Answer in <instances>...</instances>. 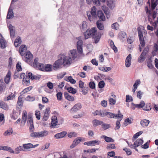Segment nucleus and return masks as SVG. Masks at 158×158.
I'll use <instances>...</instances> for the list:
<instances>
[{
  "instance_id": "8",
  "label": "nucleus",
  "mask_w": 158,
  "mask_h": 158,
  "mask_svg": "<svg viewBox=\"0 0 158 158\" xmlns=\"http://www.w3.org/2000/svg\"><path fill=\"white\" fill-rule=\"evenodd\" d=\"M83 42L81 40H79L77 43V48L78 53L81 54L82 53Z\"/></svg>"
},
{
  "instance_id": "6",
  "label": "nucleus",
  "mask_w": 158,
  "mask_h": 158,
  "mask_svg": "<svg viewBox=\"0 0 158 158\" xmlns=\"http://www.w3.org/2000/svg\"><path fill=\"white\" fill-rule=\"evenodd\" d=\"M77 56L76 50L75 49H73L70 51V53L68 57L70 58L69 59L71 60V62H72V60L75 59Z\"/></svg>"
},
{
  "instance_id": "41",
  "label": "nucleus",
  "mask_w": 158,
  "mask_h": 158,
  "mask_svg": "<svg viewBox=\"0 0 158 158\" xmlns=\"http://www.w3.org/2000/svg\"><path fill=\"white\" fill-rule=\"evenodd\" d=\"M27 123L30 124H33V120L32 118L31 114L28 115V120Z\"/></svg>"
},
{
  "instance_id": "21",
  "label": "nucleus",
  "mask_w": 158,
  "mask_h": 158,
  "mask_svg": "<svg viewBox=\"0 0 158 158\" xmlns=\"http://www.w3.org/2000/svg\"><path fill=\"white\" fill-rule=\"evenodd\" d=\"M35 64L34 65V68L37 69L39 70L42 71H44V64H41L39 63L38 64V66H36L35 65V63L36 62H35Z\"/></svg>"
},
{
  "instance_id": "27",
  "label": "nucleus",
  "mask_w": 158,
  "mask_h": 158,
  "mask_svg": "<svg viewBox=\"0 0 158 158\" xmlns=\"http://www.w3.org/2000/svg\"><path fill=\"white\" fill-rule=\"evenodd\" d=\"M27 118V113L26 110H23L22 113V121L25 123Z\"/></svg>"
},
{
  "instance_id": "59",
  "label": "nucleus",
  "mask_w": 158,
  "mask_h": 158,
  "mask_svg": "<svg viewBox=\"0 0 158 158\" xmlns=\"http://www.w3.org/2000/svg\"><path fill=\"white\" fill-rule=\"evenodd\" d=\"M29 131L30 132H33L35 131V127L33 124H30L29 125Z\"/></svg>"
},
{
  "instance_id": "50",
  "label": "nucleus",
  "mask_w": 158,
  "mask_h": 158,
  "mask_svg": "<svg viewBox=\"0 0 158 158\" xmlns=\"http://www.w3.org/2000/svg\"><path fill=\"white\" fill-rule=\"evenodd\" d=\"M39 59L38 58L36 57L35 58V59L34 60V61L32 64H31V65L34 68V65L35 64V62H36V63H35V65H36V66H38V64H39V63L38 62Z\"/></svg>"
},
{
  "instance_id": "23",
  "label": "nucleus",
  "mask_w": 158,
  "mask_h": 158,
  "mask_svg": "<svg viewBox=\"0 0 158 158\" xmlns=\"http://www.w3.org/2000/svg\"><path fill=\"white\" fill-rule=\"evenodd\" d=\"M52 65L47 64H45L44 68V71L47 72H50L52 71Z\"/></svg>"
},
{
  "instance_id": "18",
  "label": "nucleus",
  "mask_w": 158,
  "mask_h": 158,
  "mask_svg": "<svg viewBox=\"0 0 158 158\" xmlns=\"http://www.w3.org/2000/svg\"><path fill=\"white\" fill-rule=\"evenodd\" d=\"M8 28L10 31V35L11 38H13L15 36V30L14 29V27L11 24L8 26Z\"/></svg>"
},
{
  "instance_id": "22",
  "label": "nucleus",
  "mask_w": 158,
  "mask_h": 158,
  "mask_svg": "<svg viewBox=\"0 0 158 158\" xmlns=\"http://www.w3.org/2000/svg\"><path fill=\"white\" fill-rule=\"evenodd\" d=\"M93 125L94 127H96L98 125H101L103 123V122L95 119L93 120L92 121Z\"/></svg>"
},
{
  "instance_id": "19",
  "label": "nucleus",
  "mask_w": 158,
  "mask_h": 158,
  "mask_svg": "<svg viewBox=\"0 0 158 158\" xmlns=\"http://www.w3.org/2000/svg\"><path fill=\"white\" fill-rule=\"evenodd\" d=\"M64 94L65 98L68 100L70 101H73L74 100V97L70 95L68 93L64 92Z\"/></svg>"
},
{
  "instance_id": "34",
  "label": "nucleus",
  "mask_w": 158,
  "mask_h": 158,
  "mask_svg": "<svg viewBox=\"0 0 158 158\" xmlns=\"http://www.w3.org/2000/svg\"><path fill=\"white\" fill-rule=\"evenodd\" d=\"M87 28V23L85 21H83L82 23V25L80 26V29L81 31L86 30Z\"/></svg>"
},
{
  "instance_id": "11",
  "label": "nucleus",
  "mask_w": 158,
  "mask_h": 158,
  "mask_svg": "<svg viewBox=\"0 0 158 158\" xmlns=\"http://www.w3.org/2000/svg\"><path fill=\"white\" fill-rule=\"evenodd\" d=\"M107 5L111 9H112L114 7L115 4L114 0H107Z\"/></svg>"
},
{
  "instance_id": "1",
  "label": "nucleus",
  "mask_w": 158,
  "mask_h": 158,
  "mask_svg": "<svg viewBox=\"0 0 158 158\" xmlns=\"http://www.w3.org/2000/svg\"><path fill=\"white\" fill-rule=\"evenodd\" d=\"M69 58L64 54H60L58 56V59L53 64V69L56 70L63 67H69L72 63L71 60Z\"/></svg>"
},
{
  "instance_id": "64",
  "label": "nucleus",
  "mask_w": 158,
  "mask_h": 158,
  "mask_svg": "<svg viewBox=\"0 0 158 158\" xmlns=\"http://www.w3.org/2000/svg\"><path fill=\"white\" fill-rule=\"evenodd\" d=\"M109 104L111 105H114L116 103V100L113 98H110L109 100Z\"/></svg>"
},
{
  "instance_id": "57",
  "label": "nucleus",
  "mask_w": 158,
  "mask_h": 158,
  "mask_svg": "<svg viewBox=\"0 0 158 158\" xmlns=\"http://www.w3.org/2000/svg\"><path fill=\"white\" fill-rule=\"evenodd\" d=\"M32 86H29L24 89L22 92V93H25L29 91L30 90L32 89Z\"/></svg>"
},
{
  "instance_id": "43",
  "label": "nucleus",
  "mask_w": 158,
  "mask_h": 158,
  "mask_svg": "<svg viewBox=\"0 0 158 158\" xmlns=\"http://www.w3.org/2000/svg\"><path fill=\"white\" fill-rule=\"evenodd\" d=\"M23 147H22L21 146H19V147L16 148L15 149V154H18L19 152V151H24V150L23 149Z\"/></svg>"
},
{
  "instance_id": "61",
  "label": "nucleus",
  "mask_w": 158,
  "mask_h": 158,
  "mask_svg": "<svg viewBox=\"0 0 158 158\" xmlns=\"http://www.w3.org/2000/svg\"><path fill=\"white\" fill-rule=\"evenodd\" d=\"M89 87L92 89H94L95 88V85L93 81H91L89 83Z\"/></svg>"
},
{
  "instance_id": "15",
  "label": "nucleus",
  "mask_w": 158,
  "mask_h": 158,
  "mask_svg": "<svg viewBox=\"0 0 158 158\" xmlns=\"http://www.w3.org/2000/svg\"><path fill=\"white\" fill-rule=\"evenodd\" d=\"M81 141V139L80 137L76 138L73 141L72 144L70 146L71 148H73L77 145Z\"/></svg>"
},
{
  "instance_id": "36",
  "label": "nucleus",
  "mask_w": 158,
  "mask_h": 158,
  "mask_svg": "<svg viewBox=\"0 0 158 158\" xmlns=\"http://www.w3.org/2000/svg\"><path fill=\"white\" fill-rule=\"evenodd\" d=\"M14 17V13L13 10H8L6 18L8 19H12Z\"/></svg>"
},
{
  "instance_id": "24",
  "label": "nucleus",
  "mask_w": 158,
  "mask_h": 158,
  "mask_svg": "<svg viewBox=\"0 0 158 158\" xmlns=\"http://www.w3.org/2000/svg\"><path fill=\"white\" fill-rule=\"evenodd\" d=\"M150 121L146 119L141 120L140 124L143 127L147 126L149 124Z\"/></svg>"
},
{
  "instance_id": "38",
  "label": "nucleus",
  "mask_w": 158,
  "mask_h": 158,
  "mask_svg": "<svg viewBox=\"0 0 158 158\" xmlns=\"http://www.w3.org/2000/svg\"><path fill=\"white\" fill-rule=\"evenodd\" d=\"M2 149L4 150L8 151L10 153H14V151L10 147H8L6 146H4L2 147Z\"/></svg>"
},
{
  "instance_id": "29",
  "label": "nucleus",
  "mask_w": 158,
  "mask_h": 158,
  "mask_svg": "<svg viewBox=\"0 0 158 158\" xmlns=\"http://www.w3.org/2000/svg\"><path fill=\"white\" fill-rule=\"evenodd\" d=\"M27 47L26 45H21L19 47V52L20 55L23 56V52L24 51L27 50Z\"/></svg>"
},
{
  "instance_id": "54",
  "label": "nucleus",
  "mask_w": 158,
  "mask_h": 158,
  "mask_svg": "<svg viewBox=\"0 0 158 158\" xmlns=\"http://www.w3.org/2000/svg\"><path fill=\"white\" fill-rule=\"evenodd\" d=\"M105 83L103 81H100L98 84V86L99 88L102 89L105 86Z\"/></svg>"
},
{
  "instance_id": "51",
  "label": "nucleus",
  "mask_w": 158,
  "mask_h": 158,
  "mask_svg": "<svg viewBox=\"0 0 158 158\" xmlns=\"http://www.w3.org/2000/svg\"><path fill=\"white\" fill-rule=\"evenodd\" d=\"M122 119L120 120H117L116 123V126L115 128V130L118 129L120 127V122Z\"/></svg>"
},
{
  "instance_id": "58",
  "label": "nucleus",
  "mask_w": 158,
  "mask_h": 158,
  "mask_svg": "<svg viewBox=\"0 0 158 158\" xmlns=\"http://www.w3.org/2000/svg\"><path fill=\"white\" fill-rule=\"evenodd\" d=\"M133 37H129L127 39V42L129 44H132L134 41Z\"/></svg>"
},
{
  "instance_id": "53",
  "label": "nucleus",
  "mask_w": 158,
  "mask_h": 158,
  "mask_svg": "<svg viewBox=\"0 0 158 158\" xmlns=\"http://www.w3.org/2000/svg\"><path fill=\"white\" fill-rule=\"evenodd\" d=\"M119 26V24L116 22L111 25V27L112 29L117 30Z\"/></svg>"
},
{
  "instance_id": "14",
  "label": "nucleus",
  "mask_w": 158,
  "mask_h": 158,
  "mask_svg": "<svg viewBox=\"0 0 158 158\" xmlns=\"http://www.w3.org/2000/svg\"><path fill=\"white\" fill-rule=\"evenodd\" d=\"M67 132L66 131H63L60 133H58L56 134L54 137L56 139H60L64 137L67 134Z\"/></svg>"
},
{
  "instance_id": "55",
  "label": "nucleus",
  "mask_w": 158,
  "mask_h": 158,
  "mask_svg": "<svg viewBox=\"0 0 158 158\" xmlns=\"http://www.w3.org/2000/svg\"><path fill=\"white\" fill-rule=\"evenodd\" d=\"M56 96L57 99L58 100L60 101L61 100L62 94L61 92H60L57 93Z\"/></svg>"
},
{
  "instance_id": "3",
  "label": "nucleus",
  "mask_w": 158,
  "mask_h": 158,
  "mask_svg": "<svg viewBox=\"0 0 158 158\" xmlns=\"http://www.w3.org/2000/svg\"><path fill=\"white\" fill-rule=\"evenodd\" d=\"M89 11V13L91 15L93 18L97 19V16L98 17L99 19L102 21H105L106 18L104 13L102 10H97V14H96V10Z\"/></svg>"
},
{
  "instance_id": "60",
  "label": "nucleus",
  "mask_w": 158,
  "mask_h": 158,
  "mask_svg": "<svg viewBox=\"0 0 158 158\" xmlns=\"http://www.w3.org/2000/svg\"><path fill=\"white\" fill-rule=\"evenodd\" d=\"M40 111H35V115L38 120H40Z\"/></svg>"
},
{
  "instance_id": "13",
  "label": "nucleus",
  "mask_w": 158,
  "mask_h": 158,
  "mask_svg": "<svg viewBox=\"0 0 158 158\" xmlns=\"http://www.w3.org/2000/svg\"><path fill=\"white\" fill-rule=\"evenodd\" d=\"M118 37L122 41H124L127 37V34L124 31L120 32L118 34Z\"/></svg>"
},
{
  "instance_id": "44",
  "label": "nucleus",
  "mask_w": 158,
  "mask_h": 158,
  "mask_svg": "<svg viewBox=\"0 0 158 158\" xmlns=\"http://www.w3.org/2000/svg\"><path fill=\"white\" fill-rule=\"evenodd\" d=\"M57 117L56 118H54L52 119L51 125L52 127H54L57 125Z\"/></svg>"
},
{
  "instance_id": "20",
  "label": "nucleus",
  "mask_w": 158,
  "mask_h": 158,
  "mask_svg": "<svg viewBox=\"0 0 158 158\" xmlns=\"http://www.w3.org/2000/svg\"><path fill=\"white\" fill-rule=\"evenodd\" d=\"M101 21H102L101 20H98L96 23L98 28L100 30H103L104 29V27L103 23H101Z\"/></svg>"
},
{
  "instance_id": "28",
  "label": "nucleus",
  "mask_w": 158,
  "mask_h": 158,
  "mask_svg": "<svg viewBox=\"0 0 158 158\" xmlns=\"http://www.w3.org/2000/svg\"><path fill=\"white\" fill-rule=\"evenodd\" d=\"M101 138H103L107 142H113L114 141V140L111 138L107 137L106 135H102Z\"/></svg>"
},
{
  "instance_id": "63",
  "label": "nucleus",
  "mask_w": 158,
  "mask_h": 158,
  "mask_svg": "<svg viewBox=\"0 0 158 158\" xmlns=\"http://www.w3.org/2000/svg\"><path fill=\"white\" fill-rule=\"evenodd\" d=\"M114 118H122L123 117V115L122 114H114Z\"/></svg>"
},
{
  "instance_id": "56",
  "label": "nucleus",
  "mask_w": 158,
  "mask_h": 158,
  "mask_svg": "<svg viewBox=\"0 0 158 158\" xmlns=\"http://www.w3.org/2000/svg\"><path fill=\"white\" fill-rule=\"evenodd\" d=\"M150 141H148L146 143L144 144L141 146V147L144 149H147L149 148V144Z\"/></svg>"
},
{
  "instance_id": "49",
  "label": "nucleus",
  "mask_w": 158,
  "mask_h": 158,
  "mask_svg": "<svg viewBox=\"0 0 158 158\" xmlns=\"http://www.w3.org/2000/svg\"><path fill=\"white\" fill-rule=\"evenodd\" d=\"M6 84L2 82L0 85V92L2 91L6 88Z\"/></svg>"
},
{
  "instance_id": "33",
  "label": "nucleus",
  "mask_w": 158,
  "mask_h": 158,
  "mask_svg": "<svg viewBox=\"0 0 158 158\" xmlns=\"http://www.w3.org/2000/svg\"><path fill=\"white\" fill-rule=\"evenodd\" d=\"M93 114L94 116L98 115L102 117L105 116V113L102 112L101 111H99L98 110H96L93 113Z\"/></svg>"
},
{
  "instance_id": "17",
  "label": "nucleus",
  "mask_w": 158,
  "mask_h": 158,
  "mask_svg": "<svg viewBox=\"0 0 158 158\" xmlns=\"http://www.w3.org/2000/svg\"><path fill=\"white\" fill-rule=\"evenodd\" d=\"M23 102L22 101V98L21 96H20L18 98L17 104L18 106L17 107L19 109H20L23 107Z\"/></svg>"
},
{
  "instance_id": "10",
  "label": "nucleus",
  "mask_w": 158,
  "mask_h": 158,
  "mask_svg": "<svg viewBox=\"0 0 158 158\" xmlns=\"http://www.w3.org/2000/svg\"><path fill=\"white\" fill-rule=\"evenodd\" d=\"M82 107L81 104L78 103L76 104L71 109L70 111L76 112Z\"/></svg>"
},
{
  "instance_id": "31",
  "label": "nucleus",
  "mask_w": 158,
  "mask_h": 158,
  "mask_svg": "<svg viewBox=\"0 0 158 158\" xmlns=\"http://www.w3.org/2000/svg\"><path fill=\"white\" fill-rule=\"evenodd\" d=\"M151 9L152 10H154L158 4V0H156L155 1V0H151Z\"/></svg>"
},
{
  "instance_id": "40",
  "label": "nucleus",
  "mask_w": 158,
  "mask_h": 158,
  "mask_svg": "<svg viewBox=\"0 0 158 158\" xmlns=\"http://www.w3.org/2000/svg\"><path fill=\"white\" fill-rule=\"evenodd\" d=\"M131 123H132V122L131 120H130L129 118H127L125 120L123 125H124V126L126 127L128 124H131Z\"/></svg>"
},
{
  "instance_id": "9",
  "label": "nucleus",
  "mask_w": 158,
  "mask_h": 158,
  "mask_svg": "<svg viewBox=\"0 0 158 158\" xmlns=\"http://www.w3.org/2000/svg\"><path fill=\"white\" fill-rule=\"evenodd\" d=\"M131 55L129 54L127 57L125 61V64L127 67H129L131 64Z\"/></svg>"
},
{
  "instance_id": "35",
  "label": "nucleus",
  "mask_w": 158,
  "mask_h": 158,
  "mask_svg": "<svg viewBox=\"0 0 158 158\" xmlns=\"http://www.w3.org/2000/svg\"><path fill=\"white\" fill-rule=\"evenodd\" d=\"M64 80L66 81L70 82L72 84H74L76 83V81L73 79L71 76L68 77L66 79L65 78Z\"/></svg>"
},
{
  "instance_id": "42",
  "label": "nucleus",
  "mask_w": 158,
  "mask_h": 158,
  "mask_svg": "<svg viewBox=\"0 0 158 158\" xmlns=\"http://www.w3.org/2000/svg\"><path fill=\"white\" fill-rule=\"evenodd\" d=\"M152 109L151 105L149 103L146 104L145 107L143 108V110H144L149 111Z\"/></svg>"
},
{
  "instance_id": "37",
  "label": "nucleus",
  "mask_w": 158,
  "mask_h": 158,
  "mask_svg": "<svg viewBox=\"0 0 158 158\" xmlns=\"http://www.w3.org/2000/svg\"><path fill=\"white\" fill-rule=\"evenodd\" d=\"M98 69L100 70L103 72H107L111 69V68L107 67H99Z\"/></svg>"
},
{
  "instance_id": "32",
  "label": "nucleus",
  "mask_w": 158,
  "mask_h": 158,
  "mask_svg": "<svg viewBox=\"0 0 158 158\" xmlns=\"http://www.w3.org/2000/svg\"><path fill=\"white\" fill-rule=\"evenodd\" d=\"M0 107L5 110L8 109V106L7 104L2 101L0 102Z\"/></svg>"
},
{
  "instance_id": "12",
  "label": "nucleus",
  "mask_w": 158,
  "mask_h": 158,
  "mask_svg": "<svg viewBox=\"0 0 158 158\" xmlns=\"http://www.w3.org/2000/svg\"><path fill=\"white\" fill-rule=\"evenodd\" d=\"M37 137L40 138L46 136L48 134V132L47 131L44 130L41 131L37 132Z\"/></svg>"
},
{
  "instance_id": "4",
  "label": "nucleus",
  "mask_w": 158,
  "mask_h": 158,
  "mask_svg": "<svg viewBox=\"0 0 158 158\" xmlns=\"http://www.w3.org/2000/svg\"><path fill=\"white\" fill-rule=\"evenodd\" d=\"M146 13L148 15V20L150 23L152 22V19L150 17H152L153 19L156 17L158 15V10H146Z\"/></svg>"
},
{
  "instance_id": "5",
  "label": "nucleus",
  "mask_w": 158,
  "mask_h": 158,
  "mask_svg": "<svg viewBox=\"0 0 158 158\" xmlns=\"http://www.w3.org/2000/svg\"><path fill=\"white\" fill-rule=\"evenodd\" d=\"M33 58V55L29 51H27L25 53V54L24 57H23V60L25 62L30 64L31 63V60Z\"/></svg>"
},
{
  "instance_id": "45",
  "label": "nucleus",
  "mask_w": 158,
  "mask_h": 158,
  "mask_svg": "<svg viewBox=\"0 0 158 158\" xmlns=\"http://www.w3.org/2000/svg\"><path fill=\"white\" fill-rule=\"evenodd\" d=\"M105 116H107L108 118H114V114L112 113L107 112L105 113Z\"/></svg>"
},
{
  "instance_id": "16",
  "label": "nucleus",
  "mask_w": 158,
  "mask_h": 158,
  "mask_svg": "<svg viewBox=\"0 0 158 158\" xmlns=\"http://www.w3.org/2000/svg\"><path fill=\"white\" fill-rule=\"evenodd\" d=\"M11 76V73L10 70H8L5 77L4 79V81L6 83L8 84L10 82Z\"/></svg>"
},
{
  "instance_id": "30",
  "label": "nucleus",
  "mask_w": 158,
  "mask_h": 158,
  "mask_svg": "<svg viewBox=\"0 0 158 158\" xmlns=\"http://www.w3.org/2000/svg\"><path fill=\"white\" fill-rule=\"evenodd\" d=\"M143 143V140L141 139H137L134 142V145H136V147L141 145Z\"/></svg>"
},
{
  "instance_id": "46",
  "label": "nucleus",
  "mask_w": 158,
  "mask_h": 158,
  "mask_svg": "<svg viewBox=\"0 0 158 158\" xmlns=\"http://www.w3.org/2000/svg\"><path fill=\"white\" fill-rule=\"evenodd\" d=\"M30 80H25V78H23L22 83L23 85L28 86L30 85Z\"/></svg>"
},
{
  "instance_id": "26",
  "label": "nucleus",
  "mask_w": 158,
  "mask_h": 158,
  "mask_svg": "<svg viewBox=\"0 0 158 158\" xmlns=\"http://www.w3.org/2000/svg\"><path fill=\"white\" fill-rule=\"evenodd\" d=\"M6 41L3 39L0 38V47L2 49L6 47Z\"/></svg>"
},
{
  "instance_id": "25",
  "label": "nucleus",
  "mask_w": 158,
  "mask_h": 158,
  "mask_svg": "<svg viewBox=\"0 0 158 158\" xmlns=\"http://www.w3.org/2000/svg\"><path fill=\"white\" fill-rule=\"evenodd\" d=\"M64 89L68 90V91L73 94H74L76 93L77 90L71 87H67L66 86L64 87Z\"/></svg>"
},
{
  "instance_id": "52",
  "label": "nucleus",
  "mask_w": 158,
  "mask_h": 158,
  "mask_svg": "<svg viewBox=\"0 0 158 158\" xmlns=\"http://www.w3.org/2000/svg\"><path fill=\"white\" fill-rule=\"evenodd\" d=\"M115 148V145L114 143L110 144L107 145L106 149H114Z\"/></svg>"
},
{
  "instance_id": "7",
  "label": "nucleus",
  "mask_w": 158,
  "mask_h": 158,
  "mask_svg": "<svg viewBox=\"0 0 158 158\" xmlns=\"http://www.w3.org/2000/svg\"><path fill=\"white\" fill-rule=\"evenodd\" d=\"M131 104V108L133 110H135V108L139 109L143 108L145 106V103L143 101H141L139 104H134L133 102H132Z\"/></svg>"
},
{
  "instance_id": "47",
  "label": "nucleus",
  "mask_w": 158,
  "mask_h": 158,
  "mask_svg": "<svg viewBox=\"0 0 158 158\" xmlns=\"http://www.w3.org/2000/svg\"><path fill=\"white\" fill-rule=\"evenodd\" d=\"M101 125L102 127V128L105 130H106L110 127V124L104 123H103Z\"/></svg>"
},
{
  "instance_id": "62",
  "label": "nucleus",
  "mask_w": 158,
  "mask_h": 158,
  "mask_svg": "<svg viewBox=\"0 0 158 158\" xmlns=\"http://www.w3.org/2000/svg\"><path fill=\"white\" fill-rule=\"evenodd\" d=\"M16 69L17 71H20L22 70V69L21 67V65L19 64V63L18 62L16 64Z\"/></svg>"
},
{
  "instance_id": "2",
  "label": "nucleus",
  "mask_w": 158,
  "mask_h": 158,
  "mask_svg": "<svg viewBox=\"0 0 158 158\" xmlns=\"http://www.w3.org/2000/svg\"><path fill=\"white\" fill-rule=\"evenodd\" d=\"M84 35L85 39L91 36L93 42L95 44H97L99 41L102 36L100 32H97L96 27H93L90 30H87L84 32Z\"/></svg>"
},
{
  "instance_id": "39",
  "label": "nucleus",
  "mask_w": 158,
  "mask_h": 158,
  "mask_svg": "<svg viewBox=\"0 0 158 158\" xmlns=\"http://www.w3.org/2000/svg\"><path fill=\"white\" fill-rule=\"evenodd\" d=\"M23 148L25 149H28L32 148V144L30 143L23 144Z\"/></svg>"
},
{
  "instance_id": "48",
  "label": "nucleus",
  "mask_w": 158,
  "mask_h": 158,
  "mask_svg": "<svg viewBox=\"0 0 158 158\" xmlns=\"http://www.w3.org/2000/svg\"><path fill=\"white\" fill-rule=\"evenodd\" d=\"M133 101L132 98L129 95H127L126 97V102H130Z\"/></svg>"
}]
</instances>
